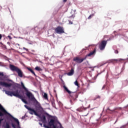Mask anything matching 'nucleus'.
<instances>
[{
    "label": "nucleus",
    "mask_w": 128,
    "mask_h": 128,
    "mask_svg": "<svg viewBox=\"0 0 128 128\" xmlns=\"http://www.w3.org/2000/svg\"><path fill=\"white\" fill-rule=\"evenodd\" d=\"M5 94L8 96H16V98H18L22 101L24 104H28V101H26L24 98V96L20 94V92H18V90H16L15 91H8L6 90H4Z\"/></svg>",
    "instance_id": "1"
},
{
    "label": "nucleus",
    "mask_w": 128,
    "mask_h": 128,
    "mask_svg": "<svg viewBox=\"0 0 128 128\" xmlns=\"http://www.w3.org/2000/svg\"><path fill=\"white\" fill-rule=\"evenodd\" d=\"M0 116H4L8 114V117L10 118H12V120H14L18 124V126H20V122L18 121V120L16 118L12 116L10 114L6 112V110L0 104Z\"/></svg>",
    "instance_id": "2"
},
{
    "label": "nucleus",
    "mask_w": 128,
    "mask_h": 128,
    "mask_svg": "<svg viewBox=\"0 0 128 128\" xmlns=\"http://www.w3.org/2000/svg\"><path fill=\"white\" fill-rule=\"evenodd\" d=\"M20 84L22 88L24 90L25 92H26V96H28V98L30 100H34V94H32V92L28 91V88H26L24 84V82H21Z\"/></svg>",
    "instance_id": "3"
},
{
    "label": "nucleus",
    "mask_w": 128,
    "mask_h": 128,
    "mask_svg": "<svg viewBox=\"0 0 128 128\" xmlns=\"http://www.w3.org/2000/svg\"><path fill=\"white\" fill-rule=\"evenodd\" d=\"M10 66L11 70H12L13 72H16L18 76H20V78H22V72L20 69L12 64H10Z\"/></svg>",
    "instance_id": "4"
},
{
    "label": "nucleus",
    "mask_w": 128,
    "mask_h": 128,
    "mask_svg": "<svg viewBox=\"0 0 128 128\" xmlns=\"http://www.w3.org/2000/svg\"><path fill=\"white\" fill-rule=\"evenodd\" d=\"M24 108H26L27 110H29V114H34L35 116H38V113L36 112V111L34 109L32 108H31L28 107V106L26 105H24Z\"/></svg>",
    "instance_id": "5"
},
{
    "label": "nucleus",
    "mask_w": 128,
    "mask_h": 128,
    "mask_svg": "<svg viewBox=\"0 0 128 128\" xmlns=\"http://www.w3.org/2000/svg\"><path fill=\"white\" fill-rule=\"evenodd\" d=\"M54 30L56 34H64V29L62 26H58L55 28Z\"/></svg>",
    "instance_id": "6"
},
{
    "label": "nucleus",
    "mask_w": 128,
    "mask_h": 128,
    "mask_svg": "<svg viewBox=\"0 0 128 128\" xmlns=\"http://www.w3.org/2000/svg\"><path fill=\"white\" fill-rule=\"evenodd\" d=\"M86 60V57L80 58L78 56H76L73 59V60L74 62H76V64H82V62L84 60Z\"/></svg>",
    "instance_id": "7"
},
{
    "label": "nucleus",
    "mask_w": 128,
    "mask_h": 128,
    "mask_svg": "<svg viewBox=\"0 0 128 128\" xmlns=\"http://www.w3.org/2000/svg\"><path fill=\"white\" fill-rule=\"evenodd\" d=\"M108 44L107 40H102L101 42V44H99V48L100 50H104L106 48V46Z\"/></svg>",
    "instance_id": "8"
},
{
    "label": "nucleus",
    "mask_w": 128,
    "mask_h": 128,
    "mask_svg": "<svg viewBox=\"0 0 128 128\" xmlns=\"http://www.w3.org/2000/svg\"><path fill=\"white\" fill-rule=\"evenodd\" d=\"M36 100V104L35 106L37 108V110H43L44 108H42V107L40 104V102H38V100H36V98H34V100Z\"/></svg>",
    "instance_id": "9"
},
{
    "label": "nucleus",
    "mask_w": 128,
    "mask_h": 128,
    "mask_svg": "<svg viewBox=\"0 0 128 128\" xmlns=\"http://www.w3.org/2000/svg\"><path fill=\"white\" fill-rule=\"evenodd\" d=\"M126 60L120 58L118 60V59H112L109 60V62H112L113 64H114L116 62H124Z\"/></svg>",
    "instance_id": "10"
},
{
    "label": "nucleus",
    "mask_w": 128,
    "mask_h": 128,
    "mask_svg": "<svg viewBox=\"0 0 128 128\" xmlns=\"http://www.w3.org/2000/svg\"><path fill=\"white\" fill-rule=\"evenodd\" d=\"M63 88H64V90H65L67 92H68V94H70V96H73V97H74V96H72V94H73V96H76V92H72H72H70V90H68V88H66V86H63Z\"/></svg>",
    "instance_id": "11"
},
{
    "label": "nucleus",
    "mask_w": 128,
    "mask_h": 128,
    "mask_svg": "<svg viewBox=\"0 0 128 128\" xmlns=\"http://www.w3.org/2000/svg\"><path fill=\"white\" fill-rule=\"evenodd\" d=\"M0 86H5V88H10L12 84H8L6 82H0Z\"/></svg>",
    "instance_id": "12"
},
{
    "label": "nucleus",
    "mask_w": 128,
    "mask_h": 128,
    "mask_svg": "<svg viewBox=\"0 0 128 128\" xmlns=\"http://www.w3.org/2000/svg\"><path fill=\"white\" fill-rule=\"evenodd\" d=\"M96 54V48H94V50L93 51L91 52L90 54H86V56H85V58H88V56H94V54Z\"/></svg>",
    "instance_id": "13"
},
{
    "label": "nucleus",
    "mask_w": 128,
    "mask_h": 128,
    "mask_svg": "<svg viewBox=\"0 0 128 128\" xmlns=\"http://www.w3.org/2000/svg\"><path fill=\"white\" fill-rule=\"evenodd\" d=\"M86 110V108H84V106H81V107L77 108L76 110L78 112H84V110Z\"/></svg>",
    "instance_id": "14"
},
{
    "label": "nucleus",
    "mask_w": 128,
    "mask_h": 128,
    "mask_svg": "<svg viewBox=\"0 0 128 128\" xmlns=\"http://www.w3.org/2000/svg\"><path fill=\"white\" fill-rule=\"evenodd\" d=\"M41 120L43 124H46V116L43 115L41 118Z\"/></svg>",
    "instance_id": "15"
},
{
    "label": "nucleus",
    "mask_w": 128,
    "mask_h": 128,
    "mask_svg": "<svg viewBox=\"0 0 128 128\" xmlns=\"http://www.w3.org/2000/svg\"><path fill=\"white\" fill-rule=\"evenodd\" d=\"M74 74V68H72L70 72L68 73V76H72Z\"/></svg>",
    "instance_id": "16"
},
{
    "label": "nucleus",
    "mask_w": 128,
    "mask_h": 128,
    "mask_svg": "<svg viewBox=\"0 0 128 128\" xmlns=\"http://www.w3.org/2000/svg\"><path fill=\"white\" fill-rule=\"evenodd\" d=\"M27 69L28 70H29V72H30L32 74H34V76H36V73H34V70L31 69L30 68H27Z\"/></svg>",
    "instance_id": "17"
},
{
    "label": "nucleus",
    "mask_w": 128,
    "mask_h": 128,
    "mask_svg": "<svg viewBox=\"0 0 128 128\" xmlns=\"http://www.w3.org/2000/svg\"><path fill=\"white\" fill-rule=\"evenodd\" d=\"M4 128H10V124L8 122H6L5 124L2 126Z\"/></svg>",
    "instance_id": "18"
},
{
    "label": "nucleus",
    "mask_w": 128,
    "mask_h": 128,
    "mask_svg": "<svg viewBox=\"0 0 128 128\" xmlns=\"http://www.w3.org/2000/svg\"><path fill=\"white\" fill-rule=\"evenodd\" d=\"M35 70H37L38 72H42V69L40 68L39 66H36L35 68Z\"/></svg>",
    "instance_id": "19"
},
{
    "label": "nucleus",
    "mask_w": 128,
    "mask_h": 128,
    "mask_svg": "<svg viewBox=\"0 0 128 128\" xmlns=\"http://www.w3.org/2000/svg\"><path fill=\"white\" fill-rule=\"evenodd\" d=\"M44 100H48V94L46 93H44Z\"/></svg>",
    "instance_id": "20"
},
{
    "label": "nucleus",
    "mask_w": 128,
    "mask_h": 128,
    "mask_svg": "<svg viewBox=\"0 0 128 128\" xmlns=\"http://www.w3.org/2000/svg\"><path fill=\"white\" fill-rule=\"evenodd\" d=\"M75 86H78V80H76L74 82Z\"/></svg>",
    "instance_id": "21"
},
{
    "label": "nucleus",
    "mask_w": 128,
    "mask_h": 128,
    "mask_svg": "<svg viewBox=\"0 0 128 128\" xmlns=\"http://www.w3.org/2000/svg\"><path fill=\"white\" fill-rule=\"evenodd\" d=\"M92 16H94V14H91L88 17V20H90V18H92Z\"/></svg>",
    "instance_id": "22"
},
{
    "label": "nucleus",
    "mask_w": 128,
    "mask_h": 128,
    "mask_svg": "<svg viewBox=\"0 0 128 128\" xmlns=\"http://www.w3.org/2000/svg\"><path fill=\"white\" fill-rule=\"evenodd\" d=\"M12 127L13 128H16V124H14L12 123Z\"/></svg>",
    "instance_id": "23"
},
{
    "label": "nucleus",
    "mask_w": 128,
    "mask_h": 128,
    "mask_svg": "<svg viewBox=\"0 0 128 128\" xmlns=\"http://www.w3.org/2000/svg\"><path fill=\"white\" fill-rule=\"evenodd\" d=\"M68 22H69L68 24H72L73 22L70 20H68Z\"/></svg>",
    "instance_id": "24"
},
{
    "label": "nucleus",
    "mask_w": 128,
    "mask_h": 128,
    "mask_svg": "<svg viewBox=\"0 0 128 128\" xmlns=\"http://www.w3.org/2000/svg\"><path fill=\"white\" fill-rule=\"evenodd\" d=\"M2 120H4V118H0V126H1Z\"/></svg>",
    "instance_id": "25"
},
{
    "label": "nucleus",
    "mask_w": 128,
    "mask_h": 128,
    "mask_svg": "<svg viewBox=\"0 0 128 128\" xmlns=\"http://www.w3.org/2000/svg\"><path fill=\"white\" fill-rule=\"evenodd\" d=\"M74 16H75L74 15H72V16H69L68 18H74Z\"/></svg>",
    "instance_id": "26"
},
{
    "label": "nucleus",
    "mask_w": 128,
    "mask_h": 128,
    "mask_svg": "<svg viewBox=\"0 0 128 128\" xmlns=\"http://www.w3.org/2000/svg\"><path fill=\"white\" fill-rule=\"evenodd\" d=\"M8 38L9 40H12V36H8Z\"/></svg>",
    "instance_id": "27"
},
{
    "label": "nucleus",
    "mask_w": 128,
    "mask_h": 128,
    "mask_svg": "<svg viewBox=\"0 0 128 128\" xmlns=\"http://www.w3.org/2000/svg\"><path fill=\"white\" fill-rule=\"evenodd\" d=\"M0 76H4V73L0 72Z\"/></svg>",
    "instance_id": "28"
},
{
    "label": "nucleus",
    "mask_w": 128,
    "mask_h": 128,
    "mask_svg": "<svg viewBox=\"0 0 128 128\" xmlns=\"http://www.w3.org/2000/svg\"><path fill=\"white\" fill-rule=\"evenodd\" d=\"M115 54H118V50H115Z\"/></svg>",
    "instance_id": "29"
},
{
    "label": "nucleus",
    "mask_w": 128,
    "mask_h": 128,
    "mask_svg": "<svg viewBox=\"0 0 128 128\" xmlns=\"http://www.w3.org/2000/svg\"><path fill=\"white\" fill-rule=\"evenodd\" d=\"M39 124L41 126H42V124L41 122H39Z\"/></svg>",
    "instance_id": "30"
},
{
    "label": "nucleus",
    "mask_w": 128,
    "mask_h": 128,
    "mask_svg": "<svg viewBox=\"0 0 128 128\" xmlns=\"http://www.w3.org/2000/svg\"><path fill=\"white\" fill-rule=\"evenodd\" d=\"M2 36L1 34H0V40H2Z\"/></svg>",
    "instance_id": "31"
},
{
    "label": "nucleus",
    "mask_w": 128,
    "mask_h": 128,
    "mask_svg": "<svg viewBox=\"0 0 128 128\" xmlns=\"http://www.w3.org/2000/svg\"><path fill=\"white\" fill-rule=\"evenodd\" d=\"M68 0H63L64 2H66Z\"/></svg>",
    "instance_id": "32"
},
{
    "label": "nucleus",
    "mask_w": 128,
    "mask_h": 128,
    "mask_svg": "<svg viewBox=\"0 0 128 128\" xmlns=\"http://www.w3.org/2000/svg\"><path fill=\"white\" fill-rule=\"evenodd\" d=\"M106 88V86H102V89L104 90V88Z\"/></svg>",
    "instance_id": "33"
},
{
    "label": "nucleus",
    "mask_w": 128,
    "mask_h": 128,
    "mask_svg": "<svg viewBox=\"0 0 128 128\" xmlns=\"http://www.w3.org/2000/svg\"><path fill=\"white\" fill-rule=\"evenodd\" d=\"M97 98H100V96H98L97 97Z\"/></svg>",
    "instance_id": "34"
},
{
    "label": "nucleus",
    "mask_w": 128,
    "mask_h": 128,
    "mask_svg": "<svg viewBox=\"0 0 128 128\" xmlns=\"http://www.w3.org/2000/svg\"><path fill=\"white\" fill-rule=\"evenodd\" d=\"M124 82H126V84H128V80H125Z\"/></svg>",
    "instance_id": "35"
},
{
    "label": "nucleus",
    "mask_w": 128,
    "mask_h": 128,
    "mask_svg": "<svg viewBox=\"0 0 128 128\" xmlns=\"http://www.w3.org/2000/svg\"><path fill=\"white\" fill-rule=\"evenodd\" d=\"M2 62H0V66H2Z\"/></svg>",
    "instance_id": "36"
},
{
    "label": "nucleus",
    "mask_w": 128,
    "mask_h": 128,
    "mask_svg": "<svg viewBox=\"0 0 128 128\" xmlns=\"http://www.w3.org/2000/svg\"><path fill=\"white\" fill-rule=\"evenodd\" d=\"M58 124H60V126H62V124L60 122H58Z\"/></svg>",
    "instance_id": "37"
},
{
    "label": "nucleus",
    "mask_w": 128,
    "mask_h": 128,
    "mask_svg": "<svg viewBox=\"0 0 128 128\" xmlns=\"http://www.w3.org/2000/svg\"><path fill=\"white\" fill-rule=\"evenodd\" d=\"M24 50H26V48H24Z\"/></svg>",
    "instance_id": "38"
},
{
    "label": "nucleus",
    "mask_w": 128,
    "mask_h": 128,
    "mask_svg": "<svg viewBox=\"0 0 128 128\" xmlns=\"http://www.w3.org/2000/svg\"><path fill=\"white\" fill-rule=\"evenodd\" d=\"M56 92V90H54V92Z\"/></svg>",
    "instance_id": "39"
},
{
    "label": "nucleus",
    "mask_w": 128,
    "mask_h": 128,
    "mask_svg": "<svg viewBox=\"0 0 128 128\" xmlns=\"http://www.w3.org/2000/svg\"><path fill=\"white\" fill-rule=\"evenodd\" d=\"M107 110H110V108H108Z\"/></svg>",
    "instance_id": "40"
},
{
    "label": "nucleus",
    "mask_w": 128,
    "mask_h": 128,
    "mask_svg": "<svg viewBox=\"0 0 128 128\" xmlns=\"http://www.w3.org/2000/svg\"><path fill=\"white\" fill-rule=\"evenodd\" d=\"M17 86H20V84H17Z\"/></svg>",
    "instance_id": "41"
},
{
    "label": "nucleus",
    "mask_w": 128,
    "mask_h": 128,
    "mask_svg": "<svg viewBox=\"0 0 128 128\" xmlns=\"http://www.w3.org/2000/svg\"><path fill=\"white\" fill-rule=\"evenodd\" d=\"M50 118H52V116H50Z\"/></svg>",
    "instance_id": "42"
}]
</instances>
